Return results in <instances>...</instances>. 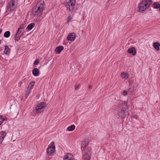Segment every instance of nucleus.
Wrapping results in <instances>:
<instances>
[{"instance_id": "nucleus-1", "label": "nucleus", "mask_w": 160, "mask_h": 160, "mask_svg": "<svg viewBox=\"0 0 160 160\" xmlns=\"http://www.w3.org/2000/svg\"><path fill=\"white\" fill-rule=\"evenodd\" d=\"M45 4L44 1L41 0L36 5L33 12H35L34 15L37 21H40L43 19V17L41 15L45 9Z\"/></svg>"}, {"instance_id": "nucleus-2", "label": "nucleus", "mask_w": 160, "mask_h": 160, "mask_svg": "<svg viewBox=\"0 0 160 160\" xmlns=\"http://www.w3.org/2000/svg\"><path fill=\"white\" fill-rule=\"evenodd\" d=\"M151 0H142L139 4L138 8L140 12H142L150 7Z\"/></svg>"}, {"instance_id": "nucleus-3", "label": "nucleus", "mask_w": 160, "mask_h": 160, "mask_svg": "<svg viewBox=\"0 0 160 160\" xmlns=\"http://www.w3.org/2000/svg\"><path fill=\"white\" fill-rule=\"evenodd\" d=\"M18 0H11L7 6V9L9 11L14 10L18 4Z\"/></svg>"}, {"instance_id": "nucleus-4", "label": "nucleus", "mask_w": 160, "mask_h": 160, "mask_svg": "<svg viewBox=\"0 0 160 160\" xmlns=\"http://www.w3.org/2000/svg\"><path fill=\"white\" fill-rule=\"evenodd\" d=\"M47 106L46 104L42 102L39 104L36 107V112L37 113H41L44 111V108L46 107Z\"/></svg>"}, {"instance_id": "nucleus-5", "label": "nucleus", "mask_w": 160, "mask_h": 160, "mask_svg": "<svg viewBox=\"0 0 160 160\" xmlns=\"http://www.w3.org/2000/svg\"><path fill=\"white\" fill-rule=\"evenodd\" d=\"M66 6L67 9L69 11H72L74 8L76 1L75 0H72V2L70 1L66 2Z\"/></svg>"}, {"instance_id": "nucleus-6", "label": "nucleus", "mask_w": 160, "mask_h": 160, "mask_svg": "<svg viewBox=\"0 0 160 160\" xmlns=\"http://www.w3.org/2000/svg\"><path fill=\"white\" fill-rule=\"evenodd\" d=\"M50 146L49 147L47 150L48 154H51L54 153L55 151V146L54 142H52Z\"/></svg>"}, {"instance_id": "nucleus-7", "label": "nucleus", "mask_w": 160, "mask_h": 160, "mask_svg": "<svg viewBox=\"0 0 160 160\" xmlns=\"http://www.w3.org/2000/svg\"><path fill=\"white\" fill-rule=\"evenodd\" d=\"M91 149V147L88 148L84 156V158L85 160H90L92 154Z\"/></svg>"}, {"instance_id": "nucleus-8", "label": "nucleus", "mask_w": 160, "mask_h": 160, "mask_svg": "<svg viewBox=\"0 0 160 160\" xmlns=\"http://www.w3.org/2000/svg\"><path fill=\"white\" fill-rule=\"evenodd\" d=\"M76 36L74 32L70 33L67 37V39L68 41H74L76 38Z\"/></svg>"}, {"instance_id": "nucleus-9", "label": "nucleus", "mask_w": 160, "mask_h": 160, "mask_svg": "<svg viewBox=\"0 0 160 160\" xmlns=\"http://www.w3.org/2000/svg\"><path fill=\"white\" fill-rule=\"evenodd\" d=\"M125 110L122 108H120L119 110H118V115L120 117L122 118L125 117Z\"/></svg>"}, {"instance_id": "nucleus-10", "label": "nucleus", "mask_w": 160, "mask_h": 160, "mask_svg": "<svg viewBox=\"0 0 160 160\" xmlns=\"http://www.w3.org/2000/svg\"><path fill=\"white\" fill-rule=\"evenodd\" d=\"M72 156L69 153H66L64 157L63 160H72Z\"/></svg>"}, {"instance_id": "nucleus-11", "label": "nucleus", "mask_w": 160, "mask_h": 160, "mask_svg": "<svg viewBox=\"0 0 160 160\" xmlns=\"http://www.w3.org/2000/svg\"><path fill=\"white\" fill-rule=\"evenodd\" d=\"M63 47L62 46H59L55 48V52L57 53H60V52L63 49Z\"/></svg>"}, {"instance_id": "nucleus-12", "label": "nucleus", "mask_w": 160, "mask_h": 160, "mask_svg": "<svg viewBox=\"0 0 160 160\" xmlns=\"http://www.w3.org/2000/svg\"><path fill=\"white\" fill-rule=\"evenodd\" d=\"M128 52L129 53H131L134 56L136 54V51L135 49L133 48H129L128 50Z\"/></svg>"}, {"instance_id": "nucleus-13", "label": "nucleus", "mask_w": 160, "mask_h": 160, "mask_svg": "<svg viewBox=\"0 0 160 160\" xmlns=\"http://www.w3.org/2000/svg\"><path fill=\"white\" fill-rule=\"evenodd\" d=\"M121 76L122 79L125 80L128 78L129 75L126 72H122L121 73Z\"/></svg>"}, {"instance_id": "nucleus-14", "label": "nucleus", "mask_w": 160, "mask_h": 160, "mask_svg": "<svg viewBox=\"0 0 160 160\" xmlns=\"http://www.w3.org/2000/svg\"><path fill=\"white\" fill-rule=\"evenodd\" d=\"M32 73L34 76H37L39 74V70L37 68H34L32 71Z\"/></svg>"}, {"instance_id": "nucleus-15", "label": "nucleus", "mask_w": 160, "mask_h": 160, "mask_svg": "<svg viewBox=\"0 0 160 160\" xmlns=\"http://www.w3.org/2000/svg\"><path fill=\"white\" fill-rule=\"evenodd\" d=\"M35 84V82L34 81H32L29 84V85L28 86V87L27 88V90L28 91H30L31 90H32L34 86V85Z\"/></svg>"}, {"instance_id": "nucleus-16", "label": "nucleus", "mask_w": 160, "mask_h": 160, "mask_svg": "<svg viewBox=\"0 0 160 160\" xmlns=\"http://www.w3.org/2000/svg\"><path fill=\"white\" fill-rule=\"evenodd\" d=\"M160 44L158 42H155L153 44V46L156 51H158L159 50V47Z\"/></svg>"}, {"instance_id": "nucleus-17", "label": "nucleus", "mask_w": 160, "mask_h": 160, "mask_svg": "<svg viewBox=\"0 0 160 160\" xmlns=\"http://www.w3.org/2000/svg\"><path fill=\"white\" fill-rule=\"evenodd\" d=\"M153 7L154 8L160 9V4L158 2H155L153 3Z\"/></svg>"}, {"instance_id": "nucleus-18", "label": "nucleus", "mask_w": 160, "mask_h": 160, "mask_svg": "<svg viewBox=\"0 0 160 160\" xmlns=\"http://www.w3.org/2000/svg\"><path fill=\"white\" fill-rule=\"evenodd\" d=\"M24 28L23 26H20L17 30L16 33H17L19 35L24 30Z\"/></svg>"}, {"instance_id": "nucleus-19", "label": "nucleus", "mask_w": 160, "mask_h": 160, "mask_svg": "<svg viewBox=\"0 0 160 160\" xmlns=\"http://www.w3.org/2000/svg\"><path fill=\"white\" fill-rule=\"evenodd\" d=\"M10 49L8 46H5V49L4 51V53L6 54H8L10 52Z\"/></svg>"}, {"instance_id": "nucleus-20", "label": "nucleus", "mask_w": 160, "mask_h": 160, "mask_svg": "<svg viewBox=\"0 0 160 160\" xmlns=\"http://www.w3.org/2000/svg\"><path fill=\"white\" fill-rule=\"evenodd\" d=\"M127 106V103L126 102H122L121 103V106H119V107L120 108H121V107H122V108L123 109H125L126 108V107Z\"/></svg>"}, {"instance_id": "nucleus-21", "label": "nucleus", "mask_w": 160, "mask_h": 160, "mask_svg": "<svg viewBox=\"0 0 160 160\" xmlns=\"http://www.w3.org/2000/svg\"><path fill=\"white\" fill-rule=\"evenodd\" d=\"M6 136V133L5 132L1 131L0 132V138H3V140L4 138Z\"/></svg>"}, {"instance_id": "nucleus-22", "label": "nucleus", "mask_w": 160, "mask_h": 160, "mask_svg": "<svg viewBox=\"0 0 160 160\" xmlns=\"http://www.w3.org/2000/svg\"><path fill=\"white\" fill-rule=\"evenodd\" d=\"M75 128V126L74 125H72L68 127L67 130L69 131H72L74 130Z\"/></svg>"}, {"instance_id": "nucleus-23", "label": "nucleus", "mask_w": 160, "mask_h": 160, "mask_svg": "<svg viewBox=\"0 0 160 160\" xmlns=\"http://www.w3.org/2000/svg\"><path fill=\"white\" fill-rule=\"evenodd\" d=\"M10 35V32L9 31H7L5 32L4 34V36L5 37L8 38L9 37Z\"/></svg>"}, {"instance_id": "nucleus-24", "label": "nucleus", "mask_w": 160, "mask_h": 160, "mask_svg": "<svg viewBox=\"0 0 160 160\" xmlns=\"http://www.w3.org/2000/svg\"><path fill=\"white\" fill-rule=\"evenodd\" d=\"M20 36L17 33H16L14 37V39L15 41H18L20 39Z\"/></svg>"}, {"instance_id": "nucleus-25", "label": "nucleus", "mask_w": 160, "mask_h": 160, "mask_svg": "<svg viewBox=\"0 0 160 160\" xmlns=\"http://www.w3.org/2000/svg\"><path fill=\"white\" fill-rule=\"evenodd\" d=\"M34 26V24L33 23H31L28 25L27 28L28 29L30 30Z\"/></svg>"}, {"instance_id": "nucleus-26", "label": "nucleus", "mask_w": 160, "mask_h": 160, "mask_svg": "<svg viewBox=\"0 0 160 160\" xmlns=\"http://www.w3.org/2000/svg\"><path fill=\"white\" fill-rule=\"evenodd\" d=\"M88 143L86 142H83L81 148H85L87 146Z\"/></svg>"}, {"instance_id": "nucleus-27", "label": "nucleus", "mask_w": 160, "mask_h": 160, "mask_svg": "<svg viewBox=\"0 0 160 160\" xmlns=\"http://www.w3.org/2000/svg\"><path fill=\"white\" fill-rule=\"evenodd\" d=\"M128 92L126 90H124L122 93V95L123 96H126L128 94Z\"/></svg>"}, {"instance_id": "nucleus-28", "label": "nucleus", "mask_w": 160, "mask_h": 160, "mask_svg": "<svg viewBox=\"0 0 160 160\" xmlns=\"http://www.w3.org/2000/svg\"><path fill=\"white\" fill-rule=\"evenodd\" d=\"M72 19V17L71 16H69L68 17L67 22L68 23L69 22H71V20Z\"/></svg>"}, {"instance_id": "nucleus-29", "label": "nucleus", "mask_w": 160, "mask_h": 160, "mask_svg": "<svg viewBox=\"0 0 160 160\" xmlns=\"http://www.w3.org/2000/svg\"><path fill=\"white\" fill-rule=\"evenodd\" d=\"M30 91H28V90L27 91L25 95V96L26 98H27V97L29 96V94L30 93Z\"/></svg>"}, {"instance_id": "nucleus-30", "label": "nucleus", "mask_w": 160, "mask_h": 160, "mask_svg": "<svg viewBox=\"0 0 160 160\" xmlns=\"http://www.w3.org/2000/svg\"><path fill=\"white\" fill-rule=\"evenodd\" d=\"M39 62L38 60H36L34 63V65H38L39 64Z\"/></svg>"}, {"instance_id": "nucleus-31", "label": "nucleus", "mask_w": 160, "mask_h": 160, "mask_svg": "<svg viewBox=\"0 0 160 160\" xmlns=\"http://www.w3.org/2000/svg\"><path fill=\"white\" fill-rule=\"evenodd\" d=\"M79 86V84H76L75 86V89H78Z\"/></svg>"}, {"instance_id": "nucleus-32", "label": "nucleus", "mask_w": 160, "mask_h": 160, "mask_svg": "<svg viewBox=\"0 0 160 160\" xmlns=\"http://www.w3.org/2000/svg\"><path fill=\"white\" fill-rule=\"evenodd\" d=\"M132 117L133 118L135 119H137L138 118L136 114L133 115Z\"/></svg>"}, {"instance_id": "nucleus-33", "label": "nucleus", "mask_w": 160, "mask_h": 160, "mask_svg": "<svg viewBox=\"0 0 160 160\" xmlns=\"http://www.w3.org/2000/svg\"><path fill=\"white\" fill-rule=\"evenodd\" d=\"M5 120V119H2V121H0V125H1L4 122V121Z\"/></svg>"}, {"instance_id": "nucleus-34", "label": "nucleus", "mask_w": 160, "mask_h": 160, "mask_svg": "<svg viewBox=\"0 0 160 160\" xmlns=\"http://www.w3.org/2000/svg\"><path fill=\"white\" fill-rule=\"evenodd\" d=\"M3 141V138H0V144L2 143Z\"/></svg>"}, {"instance_id": "nucleus-35", "label": "nucleus", "mask_w": 160, "mask_h": 160, "mask_svg": "<svg viewBox=\"0 0 160 160\" xmlns=\"http://www.w3.org/2000/svg\"><path fill=\"white\" fill-rule=\"evenodd\" d=\"M3 116L2 115H0V119H1L2 118Z\"/></svg>"}, {"instance_id": "nucleus-36", "label": "nucleus", "mask_w": 160, "mask_h": 160, "mask_svg": "<svg viewBox=\"0 0 160 160\" xmlns=\"http://www.w3.org/2000/svg\"><path fill=\"white\" fill-rule=\"evenodd\" d=\"M72 0H66V2H68V1H70L72 2Z\"/></svg>"}, {"instance_id": "nucleus-37", "label": "nucleus", "mask_w": 160, "mask_h": 160, "mask_svg": "<svg viewBox=\"0 0 160 160\" xmlns=\"http://www.w3.org/2000/svg\"><path fill=\"white\" fill-rule=\"evenodd\" d=\"M89 88H92V86H89Z\"/></svg>"}, {"instance_id": "nucleus-38", "label": "nucleus", "mask_w": 160, "mask_h": 160, "mask_svg": "<svg viewBox=\"0 0 160 160\" xmlns=\"http://www.w3.org/2000/svg\"><path fill=\"white\" fill-rule=\"evenodd\" d=\"M2 30H0V34L2 33Z\"/></svg>"}, {"instance_id": "nucleus-39", "label": "nucleus", "mask_w": 160, "mask_h": 160, "mask_svg": "<svg viewBox=\"0 0 160 160\" xmlns=\"http://www.w3.org/2000/svg\"><path fill=\"white\" fill-rule=\"evenodd\" d=\"M1 40H0V44H1Z\"/></svg>"}, {"instance_id": "nucleus-40", "label": "nucleus", "mask_w": 160, "mask_h": 160, "mask_svg": "<svg viewBox=\"0 0 160 160\" xmlns=\"http://www.w3.org/2000/svg\"><path fill=\"white\" fill-rule=\"evenodd\" d=\"M4 119H5V120H6V119L5 118H4Z\"/></svg>"}]
</instances>
